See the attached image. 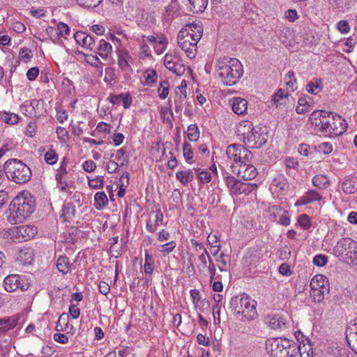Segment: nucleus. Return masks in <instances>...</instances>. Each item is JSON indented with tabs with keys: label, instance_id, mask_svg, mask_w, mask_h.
<instances>
[{
	"label": "nucleus",
	"instance_id": "f704fd0d",
	"mask_svg": "<svg viewBox=\"0 0 357 357\" xmlns=\"http://www.w3.org/2000/svg\"><path fill=\"white\" fill-rule=\"evenodd\" d=\"M188 1L192 6L191 10L194 13L203 12L208 4V0H188Z\"/></svg>",
	"mask_w": 357,
	"mask_h": 357
},
{
	"label": "nucleus",
	"instance_id": "5701e85b",
	"mask_svg": "<svg viewBox=\"0 0 357 357\" xmlns=\"http://www.w3.org/2000/svg\"><path fill=\"white\" fill-rule=\"evenodd\" d=\"M191 43H178L179 47L183 50L188 57L190 59H193L195 57L197 46V44L199 41H195L194 39L191 40Z\"/></svg>",
	"mask_w": 357,
	"mask_h": 357
},
{
	"label": "nucleus",
	"instance_id": "473e14b6",
	"mask_svg": "<svg viewBox=\"0 0 357 357\" xmlns=\"http://www.w3.org/2000/svg\"><path fill=\"white\" fill-rule=\"evenodd\" d=\"M56 268L63 275L66 274L70 269V263L68 257L59 256L56 261Z\"/></svg>",
	"mask_w": 357,
	"mask_h": 357
},
{
	"label": "nucleus",
	"instance_id": "052dcab7",
	"mask_svg": "<svg viewBox=\"0 0 357 357\" xmlns=\"http://www.w3.org/2000/svg\"><path fill=\"white\" fill-rule=\"evenodd\" d=\"M317 150L324 154H329L333 151V146L329 142H324L318 145Z\"/></svg>",
	"mask_w": 357,
	"mask_h": 357
},
{
	"label": "nucleus",
	"instance_id": "423d86ee",
	"mask_svg": "<svg viewBox=\"0 0 357 357\" xmlns=\"http://www.w3.org/2000/svg\"><path fill=\"white\" fill-rule=\"evenodd\" d=\"M335 255L351 266L357 265V242L350 238H343L337 241L333 249Z\"/></svg>",
	"mask_w": 357,
	"mask_h": 357
},
{
	"label": "nucleus",
	"instance_id": "c85d7f7f",
	"mask_svg": "<svg viewBox=\"0 0 357 357\" xmlns=\"http://www.w3.org/2000/svg\"><path fill=\"white\" fill-rule=\"evenodd\" d=\"M94 206L96 209H102L108 202V199L104 192H98L94 196Z\"/></svg>",
	"mask_w": 357,
	"mask_h": 357
},
{
	"label": "nucleus",
	"instance_id": "a18cd8bd",
	"mask_svg": "<svg viewBox=\"0 0 357 357\" xmlns=\"http://www.w3.org/2000/svg\"><path fill=\"white\" fill-rule=\"evenodd\" d=\"M158 92L161 99H165L169 94V82L167 80L161 82Z\"/></svg>",
	"mask_w": 357,
	"mask_h": 357
},
{
	"label": "nucleus",
	"instance_id": "c03bdc74",
	"mask_svg": "<svg viewBox=\"0 0 357 357\" xmlns=\"http://www.w3.org/2000/svg\"><path fill=\"white\" fill-rule=\"evenodd\" d=\"M298 222L303 229H308L311 227V219L307 214H302L298 217Z\"/></svg>",
	"mask_w": 357,
	"mask_h": 357
},
{
	"label": "nucleus",
	"instance_id": "39448f33",
	"mask_svg": "<svg viewBox=\"0 0 357 357\" xmlns=\"http://www.w3.org/2000/svg\"><path fill=\"white\" fill-rule=\"evenodd\" d=\"M3 169L8 178L18 184L29 181L32 175L30 168L17 159L8 160L3 165Z\"/></svg>",
	"mask_w": 357,
	"mask_h": 357
},
{
	"label": "nucleus",
	"instance_id": "09e8293b",
	"mask_svg": "<svg viewBox=\"0 0 357 357\" xmlns=\"http://www.w3.org/2000/svg\"><path fill=\"white\" fill-rule=\"evenodd\" d=\"M89 185L94 189H100L103 188L104 185V177L99 176L95 178L89 180Z\"/></svg>",
	"mask_w": 357,
	"mask_h": 357
},
{
	"label": "nucleus",
	"instance_id": "6ab92c4d",
	"mask_svg": "<svg viewBox=\"0 0 357 357\" xmlns=\"http://www.w3.org/2000/svg\"><path fill=\"white\" fill-rule=\"evenodd\" d=\"M180 31H185L188 32L189 31V35L192 37L195 41H199L203 34V28L197 24H186L183 28H182Z\"/></svg>",
	"mask_w": 357,
	"mask_h": 357
},
{
	"label": "nucleus",
	"instance_id": "4c0bfd02",
	"mask_svg": "<svg viewBox=\"0 0 357 357\" xmlns=\"http://www.w3.org/2000/svg\"><path fill=\"white\" fill-rule=\"evenodd\" d=\"M168 70H171L172 73L177 75H181L184 73L185 67L183 65L178 62L173 61L169 63L168 65L165 66Z\"/></svg>",
	"mask_w": 357,
	"mask_h": 357
},
{
	"label": "nucleus",
	"instance_id": "69168bd1",
	"mask_svg": "<svg viewBox=\"0 0 357 357\" xmlns=\"http://www.w3.org/2000/svg\"><path fill=\"white\" fill-rule=\"evenodd\" d=\"M124 175H126V183H123L120 185L119 190L117 192V195L119 197H123L126 193V188L129 184V174L128 172H124Z\"/></svg>",
	"mask_w": 357,
	"mask_h": 357
},
{
	"label": "nucleus",
	"instance_id": "20e7f679",
	"mask_svg": "<svg viewBox=\"0 0 357 357\" xmlns=\"http://www.w3.org/2000/svg\"><path fill=\"white\" fill-rule=\"evenodd\" d=\"M236 132L244 144L250 149L261 148L268 139L267 133L261 128L255 127L249 121H241L237 126Z\"/></svg>",
	"mask_w": 357,
	"mask_h": 357
},
{
	"label": "nucleus",
	"instance_id": "b1692460",
	"mask_svg": "<svg viewBox=\"0 0 357 357\" xmlns=\"http://www.w3.org/2000/svg\"><path fill=\"white\" fill-rule=\"evenodd\" d=\"M132 59L128 52H121L118 57V65L124 71L131 70L130 62Z\"/></svg>",
	"mask_w": 357,
	"mask_h": 357
},
{
	"label": "nucleus",
	"instance_id": "e433bc0d",
	"mask_svg": "<svg viewBox=\"0 0 357 357\" xmlns=\"http://www.w3.org/2000/svg\"><path fill=\"white\" fill-rule=\"evenodd\" d=\"M307 342H309V340ZM298 354L299 353L301 357H313V351L310 343L303 344V345L298 346Z\"/></svg>",
	"mask_w": 357,
	"mask_h": 357
},
{
	"label": "nucleus",
	"instance_id": "ddd939ff",
	"mask_svg": "<svg viewBox=\"0 0 357 357\" xmlns=\"http://www.w3.org/2000/svg\"><path fill=\"white\" fill-rule=\"evenodd\" d=\"M258 172L255 166L249 162H243L239 164L238 169V176L244 180H251L255 178Z\"/></svg>",
	"mask_w": 357,
	"mask_h": 357
},
{
	"label": "nucleus",
	"instance_id": "1a4fd4ad",
	"mask_svg": "<svg viewBox=\"0 0 357 357\" xmlns=\"http://www.w3.org/2000/svg\"><path fill=\"white\" fill-rule=\"evenodd\" d=\"M226 154L229 159L239 164L249 162L252 158V153L244 146L238 144L229 145L227 148Z\"/></svg>",
	"mask_w": 357,
	"mask_h": 357
},
{
	"label": "nucleus",
	"instance_id": "e2e57ef3",
	"mask_svg": "<svg viewBox=\"0 0 357 357\" xmlns=\"http://www.w3.org/2000/svg\"><path fill=\"white\" fill-rule=\"evenodd\" d=\"M33 54L31 51L27 47H23L20 51V57L22 60L25 62L28 61L31 57Z\"/></svg>",
	"mask_w": 357,
	"mask_h": 357
},
{
	"label": "nucleus",
	"instance_id": "412c9836",
	"mask_svg": "<svg viewBox=\"0 0 357 357\" xmlns=\"http://www.w3.org/2000/svg\"><path fill=\"white\" fill-rule=\"evenodd\" d=\"M289 98V94L284 90L280 89L271 98V105L280 107L287 104V100Z\"/></svg>",
	"mask_w": 357,
	"mask_h": 357
},
{
	"label": "nucleus",
	"instance_id": "c756f323",
	"mask_svg": "<svg viewBox=\"0 0 357 357\" xmlns=\"http://www.w3.org/2000/svg\"><path fill=\"white\" fill-rule=\"evenodd\" d=\"M23 234V237L20 238V240L26 241L34 237L36 234V228L31 225H23L21 226V230L20 231Z\"/></svg>",
	"mask_w": 357,
	"mask_h": 357
},
{
	"label": "nucleus",
	"instance_id": "de8ad7c7",
	"mask_svg": "<svg viewBox=\"0 0 357 357\" xmlns=\"http://www.w3.org/2000/svg\"><path fill=\"white\" fill-rule=\"evenodd\" d=\"M176 246V242L172 241L169 243L160 245V252L163 255V256H165L166 255L171 253L174 250Z\"/></svg>",
	"mask_w": 357,
	"mask_h": 357
},
{
	"label": "nucleus",
	"instance_id": "7c9ffc66",
	"mask_svg": "<svg viewBox=\"0 0 357 357\" xmlns=\"http://www.w3.org/2000/svg\"><path fill=\"white\" fill-rule=\"evenodd\" d=\"M33 252L30 248L20 250L18 254L17 259L24 264H31L33 260Z\"/></svg>",
	"mask_w": 357,
	"mask_h": 357
},
{
	"label": "nucleus",
	"instance_id": "2eb2a0df",
	"mask_svg": "<svg viewBox=\"0 0 357 357\" xmlns=\"http://www.w3.org/2000/svg\"><path fill=\"white\" fill-rule=\"evenodd\" d=\"M96 50L98 52L96 53L104 59L107 63L111 62V54L112 53V47L110 43L106 42L105 40L102 39L99 40L98 45H96Z\"/></svg>",
	"mask_w": 357,
	"mask_h": 357
},
{
	"label": "nucleus",
	"instance_id": "37998d69",
	"mask_svg": "<svg viewBox=\"0 0 357 357\" xmlns=\"http://www.w3.org/2000/svg\"><path fill=\"white\" fill-rule=\"evenodd\" d=\"M195 170L198 175V179L201 183H209L211 181V175L208 172L202 170L200 168H195Z\"/></svg>",
	"mask_w": 357,
	"mask_h": 357
},
{
	"label": "nucleus",
	"instance_id": "4468645a",
	"mask_svg": "<svg viewBox=\"0 0 357 357\" xmlns=\"http://www.w3.org/2000/svg\"><path fill=\"white\" fill-rule=\"evenodd\" d=\"M322 199V196L317 190H310L296 201L295 206H305L314 202H320Z\"/></svg>",
	"mask_w": 357,
	"mask_h": 357
},
{
	"label": "nucleus",
	"instance_id": "cd10ccee",
	"mask_svg": "<svg viewBox=\"0 0 357 357\" xmlns=\"http://www.w3.org/2000/svg\"><path fill=\"white\" fill-rule=\"evenodd\" d=\"M329 294V289L322 287L321 289H311L310 296L315 303H321L324 301L325 295Z\"/></svg>",
	"mask_w": 357,
	"mask_h": 357
},
{
	"label": "nucleus",
	"instance_id": "bf43d9fd",
	"mask_svg": "<svg viewBox=\"0 0 357 357\" xmlns=\"http://www.w3.org/2000/svg\"><path fill=\"white\" fill-rule=\"evenodd\" d=\"M327 261L328 257L324 255H317L313 259L314 264L319 267L325 266Z\"/></svg>",
	"mask_w": 357,
	"mask_h": 357
},
{
	"label": "nucleus",
	"instance_id": "864d4df0",
	"mask_svg": "<svg viewBox=\"0 0 357 357\" xmlns=\"http://www.w3.org/2000/svg\"><path fill=\"white\" fill-rule=\"evenodd\" d=\"M144 79L148 84H153L156 82L157 73L153 69H147L144 72Z\"/></svg>",
	"mask_w": 357,
	"mask_h": 357
},
{
	"label": "nucleus",
	"instance_id": "ea45409f",
	"mask_svg": "<svg viewBox=\"0 0 357 357\" xmlns=\"http://www.w3.org/2000/svg\"><path fill=\"white\" fill-rule=\"evenodd\" d=\"M274 185H276L280 191H286L289 188L287 180L282 174L278 175L274 179Z\"/></svg>",
	"mask_w": 357,
	"mask_h": 357
},
{
	"label": "nucleus",
	"instance_id": "4be33fe9",
	"mask_svg": "<svg viewBox=\"0 0 357 357\" xmlns=\"http://www.w3.org/2000/svg\"><path fill=\"white\" fill-rule=\"evenodd\" d=\"M310 287L311 289L317 290L321 289L322 287H326L327 289H329V282L325 275L318 274L312 278Z\"/></svg>",
	"mask_w": 357,
	"mask_h": 357
},
{
	"label": "nucleus",
	"instance_id": "5fc2aeb1",
	"mask_svg": "<svg viewBox=\"0 0 357 357\" xmlns=\"http://www.w3.org/2000/svg\"><path fill=\"white\" fill-rule=\"evenodd\" d=\"M56 36H66L69 34L70 33V29L68 26L63 23V22H59L57 24V29H56Z\"/></svg>",
	"mask_w": 357,
	"mask_h": 357
},
{
	"label": "nucleus",
	"instance_id": "774afa93",
	"mask_svg": "<svg viewBox=\"0 0 357 357\" xmlns=\"http://www.w3.org/2000/svg\"><path fill=\"white\" fill-rule=\"evenodd\" d=\"M39 69L37 67H33L28 70L26 77L29 80L33 81L37 77Z\"/></svg>",
	"mask_w": 357,
	"mask_h": 357
},
{
	"label": "nucleus",
	"instance_id": "9b49d317",
	"mask_svg": "<svg viewBox=\"0 0 357 357\" xmlns=\"http://www.w3.org/2000/svg\"><path fill=\"white\" fill-rule=\"evenodd\" d=\"M74 38L77 43L83 48L96 53V37L93 38L83 31H77L74 34Z\"/></svg>",
	"mask_w": 357,
	"mask_h": 357
},
{
	"label": "nucleus",
	"instance_id": "0eeeda50",
	"mask_svg": "<svg viewBox=\"0 0 357 357\" xmlns=\"http://www.w3.org/2000/svg\"><path fill=\"white\" fill-rule=\"evenodd\" d=\"M298 345L287 338H276L270 343V353L273 357H295Z\"/></svg>",
	"mask_w": 357,
	"mask_h": 357
},
{
	"label": "nucleus",
	"instance_id": "f3484780",
	"mask_svg": "<svg viewBox=\"0 0 357 357\" xmlns=\"http://www.w3.org/2000/svg\"><path fill=\"white\" fill-rule=\"evenodd\" d=\"M265 322L268 326L274 330H283L286 328V320L278 315L267 316Z\"/></svg>",
	"mask_w": 357,
	"mask_h": 357
},
{
	"label": "nucleus",
	"instance_id": "c9c22d12",
	"mask_svg": "<svg viewBox=\"0 0 357 357\" xmlns=\"http://www.w3.org/2000/svg\"><path fill=\"white\" fill-rule=\"evenodd\" d=\"M0 117L3 122L10 125L15 124L19 121L18 116L14 113L1 112H0Z\"/></svg>",
	"mask_w": 357,
	"mask_h": 357
},
{
	"label": "nucleus",
	"instance_id": "bb28decb",
	"mask_svg": "<svg viewBox=\"0 0 357 357\" xmlns=\"http://www.w3.org/2000/svg\"><path fill=\"white\" fill-rule=\"evenodd\" d=\"M312 184L319 189H325L330 185V181L328 177L323 174L315 175L312 178Z\"/></svg>",
	"mask_w": 357,
	"mask_h": 357
},
{
	"label": "nucleus",
	"instance_id": "a878e982",
	"mask_svg": "<svg viewBox=\"0 0 357 357\" xmlns=\"http://www.w3.org/2000/svg\"><path fill=\"white\" fill-rule=\"evenodd\" d=\"M342 188L345 193L348 194L357 192V177L345 180L342 184Z\"/></svg>",
	"mask_w": 357,
	"mask_h": 357
},
{
	"label": "nucleus",
	"instance_id": "a19ab883",
	"mask_svg": "<svg viewBox=\"0 0 357 357\" xmlns=\"http://www.w3.org/2000/svg\"><path fill=\"white\" fill-rule=\"evenodd\" d=\"M310 105L308 103L305 98H301L298 99V105L296 107V111L298 114H305L309 111Z\"/></svg>",
	"mask_w": 357,
	"mask_h": 357
},
{
	"label": "nucleus",
	"instance_id": "9d476101",
	"mask_svg": "<svg viewBox=\"0 0 357 357\" xmlns=\"http://www.w3.org/2000/svg\"><path fill=\"white\" fill-rule=\"evenodd\" d=\"M3 285L8 292H13L18 289L24 291L29 287V284L24 282V278L15 274L8 275L3 280Z\"/></svg>",
	"mask_w": 357,
	"mask_h": 357
},
{
	"label": "nucleus",
	"instance_id": "f8f14e48",
	"mask_svg": "<svg viewBox=\"0 0 357 357\" xmlns=\"http://www.w3.org/2000/svg\"><path fill=\"white\" fill-rule=\"evenodd\" d=\"M187 85L185 81H183L181 84L178 86L175 89V98H174V105H175V111L177 113H181L184 102H185V99L187 98L186 93Z\"/></svg>",
	"mask_w": 357,
	"mask_h": 357
},
{
	"label": "nucleus",
	"instance_id": "49530a36",
	"mask_svg": "<svg viewBox=\"0 0 357 357\" xmlns=\"http://www.w3.org/2000/svg\"><path fill=\"white\" fill-rule=\"evenodd\" d=\"M79 54H82L84 56L85 61L89 63L91 66L98 67L100 63V60L96 55L85 54L79 51Z\"/></svg>",
	"mask_w": 357,
	"mask_h": 357
},
{
	"label": "nucleus",
	"instance_id": "13d9d810",
	"mask_svg": "<svg viewBox=\"0 0 357 357\" xmlns=\"http://www.w3.org/2000/svg\"><path fill=\"white\" fill-rule=\"evenodd\" d=\"M253 186L257 187V185L256 184L252 185L250 183H245L241 182V185L239 186V190H238L237 194H238V195H241L243 193H244L245 195L250 194L253 190Z\"/></svg>",
	"mask_w": 357,
	"mask_h": 357
},
{
	"label": "nucleus",
	"instance_id": "393cba45",
	"mask_svg": "<svg viewBox=\"0 0 357 357\" xmlns=\"http://www.w3.org/2000/svg\"><path fill=\"white\" fill-rule=\"evenodd\" d=\"M225 181L229 191L233 194L237 195L239 186L241 185V181L229 175L225 176Z\"/></svg>",
	"mask_w": 357,
	"mask_h": 357
},
{
	"label": "nucleus",
	"instance_id": "3c124183",
	"mask_svg": "<svg viewBox=\"0 0 357 357\" xmlns=\"http://www.w3.org/2000/svg\"><path fill=\"white\" fill-rule=\"evenodd\" d=\"M183 155L188 163H192L190 160L193 157L191 146L188 142H185L183 145Z\"/></svg>",
	"mask_w": 357,
	"mask_h": 357
},
{
	"label": "nucleus",
	"instance_id": "a211bd4d",
	"mask_svg": "<svg viewBox=\"0 0 357 357\" xmlns=\"http://www.w3.org/2000/svg\"><path fill=\"white\" fill-rule=\"evenodd\" d=\"M355 324L349 326L346 329V339L351 349L357 347V320Z\"/></svg>",
	"mask_w": 357,
	"mask_h": 357
},
{
	"label": "nucleus",
	"instance_id": "8fccbe9b",
	"mask_svg": "<svg viewBox=\"0 0 357 357\" xmlns=\"http://www.w3.org/2000/svg\"><path fill=\"white\" fill-rule=\"evenodd\" d=\"M76 1L84 8H95L101 3L102 0H76Z\"/></svg>",
	"mask_w": 357,
	"mask_h": 357
},
{
	"label": "nucleus",
	"instance_id": "f257e3e1",
	"mask_svg": "<svg viewBox=\"0 0 357 357\" xmlns=\"http://www.w3.org/2000/svg\"><path fill=\"white\" fill-rule=\"evenodd\" d=\"M310 119L318 132L331 138L341 135L347 128L346 121L340 115L324 110L314 111Z\"/></svg>",
	"mask_w": 357,
	"mask_h": 357
},
{
	"label": "nucleus",
	"instance_id": "6e6d98bb",
	"mask_svg": "<svg viewBox=\"0 0 357 357\" xmlns=\"http://www.w3.org/2000/svg\"><path fill=\"white\" fill-rule=\"evenodd\" d=\"M63 215L67 216V218L74 217L75 215V208L72 203H68L63 206Z\"/></svg>",
	"mask_w": 357,
	"mask_h": 357
},
{
	"label": "nucleus",
	"instance_id": "6e6552de",
	"mask_svg": "<svg viewBox=\"0 0 357 357\" xmlns=\"http://www.w3.org/2000/svg\"><path fill=\"white\" fill-rule=\"evenodd\" d=\"M231 305L234 307L237 314H242V320L250 321L257 315L256 302L251 301L248 297L236 296L231 298Z\"/></svg>",
	"mask_w": 357,
	"mask_h": 357
},
{
	"label": "nucleus",
	"instance_id": "338daca9",
	"mask_svg": "<svg viewBox=\"0 0 357 357\" xmlns=\"http://www.w3.org/2000/svg\"><path fill=\"white\" fill-rule=\"evenodd\" d=\"M82 168L86 172H93L96 168V165L93 160H89L83 163Z\"/></svg>",
	"mask_w": 357,
	"mask_h": 357
},
{
	"label": "nucleus",
	"instance_id": "4d7b16f0",
	"mask_svg": "<svg viewBox=\"0 0 357 357\" xmlns=\"http://www.w3.org/2000/svg\"><path fill=\"white\" fill-rule=\"evenodd\" d=\"M189 31H180L178 34V43H191L192 37L188 34Z\"/></svg>",
	"mask_w": 357,
	"mask_h": 357
},
{
	"label": "nucleus",
	"instance_id": "dca6fc26",
	"mask_svg": "<svg viewBox=\"0 0 357 357\" xmlns=\"http://www.w3.org/2000/svg\"><path fill=\"white\" fill-rule=\"evenodd\" d=\"M20 318V315L17 314L9 317L0 319V333H5L13 329L18 324Z\"/></svg>",
	"mask_w": 357,
	"mask_h": 357
},
{
	"label": "nucleus",
	"instance_id": "7ed1b4c3",
	"mask_svg": "<svg viewBox=\"0 0 357 357\" xmlns=\"http://www.w3.org/2000/svg\"><path fill=\"white\" fill-rule=\"evenodd\" d=\"M35 210V202L29 194L15 197L9 205L8 221L12 225L23 222Z\"/></svg>",
	"mask_w": 357,
	"mask_h": 357
},
{
	"label": "nucleus",
	"instance_id": "680f3d73",
	"mask_svg": "<svg viewBox=\"0 0 357 357\" xmlns=\"http://www.w3.org/2000/svg\"><path fill=\"white\" fill-rule=\"evenodd\" d=\"M337 28L342 33H347L350 31L349 22L347 20H340L337 24Z\"/></svg>",
	"mask_w": 357,
	"mask_h": 357
},
{
	"label": "nucleus",
	"instance_id": "79ce46f5",
	"mask_svg": "<svg viewBox=\"0 0 357 357\" xmlns=\"http://www.w3.org/2000/svg\"><path fill=\"white\" fill-rule=\"evenodd\" d=\"M306 89L308 93L317 95L321 90V81L316 79L315 83L310 82L306 86Z\"/></svg>",
	"mask_w": 357,
	"mask_h": 357
},
{
	"label": "nucleus",
	"instance_id": "aec40b11",
	"mask_svg": "<svg viewBox=\"0 0 357 357\" xmlns=\"http://www.w3.org/2000/svg\"><path fill=\"white\" fill-rule=\"evenodd\" d=\"M248 109V102L245 99L235 97L232 100V110L238 115L244 114Z\"/></svg>",
	"mask_w": 357,
	"mask_h": 357
},
{
	"label": "nucleus",
	"instance_id": "2f4dec72",
	"mask_svg": "<svg viewBox=\"0 0 357 357\" xmlns=\"http://www.w3.org/2000/svg\"><path fill=\"white\" fill-rule=\"evenodd\" d=\"M176 178L183 185H187L194 178V174L191 169L180 171L176 173Z\"/></svg>",
	"mask_w": 357,
	"mask_h": 357
},
{
	"label": "nucleus",
	"instance_id": "0e129e2a",
	"mask_svg": "<svg viewBox=\"0 0 357 357\" xmlns=\"http://www.w3.org/2000/svg\"><path fill=\"white\" fill-rule=\"evenodd\" d=\"M222 304H215L213 307V314L214 317L215 324H218L220 323V309Z\"/></svg>",
	"mask_w": 357,
	"mask_h": 357
},
{
	"label": "nucleus",
	"instance_id": "72a5a7b5",
	"mask_svg": "<svg viewBox=\"0 0 357 357\" xmlns=\"http://www.w3.org/2000/svg\"><path fill=\"white\" fill-rule=\"evenodd\" d=\"M154 267L155 265L153 257L146 251L144 265V270L145 273L151 275L153 272Z\"/></svg>",
	"mask_w": 357,
	"mask_h": 357
},
{
	"label": "nucleus",
	"instance_id": "603ef678",
	"mask_svg": "<svg viewBox=\"0 0 357 357\" xmlns=\"http://www.w3.org/2000/svg\"><path fill=\"white\" fill-rule=\"evenodd\" d=\"M58 160V155L55 151L51 149L45 154V160L50 165H54Z\"/></svg>",
	"mask_w": 357,
	"mask_h": 357
},
{
	"label": "nucleus",
	"instance_id": "f03ea898",
	"mask_svg": "<svg viewBox=\"0 0 357 357\" xmlns=\"http://www.w3.org/2000/svg\"><path fill=\"white\" fill-rule=\"evenodd\" d=\"M215 72L225 85L233 86L243 76V67L237 59L222 56L216 61Z\"/></svg>",
	"mask_w": 357,
	"mask_h": 357
},
{
	"label": "nucleus",
	"instance_id": "58836bf2",
	"mask_svg": "<svg viewBox=\"0 0 357 357\" xmlns=\"http://www.w3.org/2000/svg\"><path fill=\"white\" fill-rule=\"evenodd\" d=\"M188 138L190 141L195 142L199 138V130L197 124H191L188 128Z\"/></svg>",
	"mask_w": 357,
	"mask_h": 357
}]
</instances>
